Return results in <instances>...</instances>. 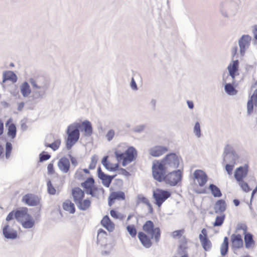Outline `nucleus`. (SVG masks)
Here are the masks:
<instances>
[{
    "instance_id": "f257e3e1",
    "label": "nucleus",
    "mask_w": 257,
    "mask_h": 257,
    "mask_svg": "<svg viewBox=\"0 0 257 257\" xmlns=\"http://www.w3.org/2000/svg\"><path fill=\"white\" fill-rule=\"evenodd\" d=\"M15 218L20 222L24 228H31L35 221L33 217L28 213L27 208H22L15 212Z\"/></svg>"
},
{
    "instance_id": "f03ea898",
    "label": "nucleus",
    "mask_w": 257,
    "mask_h": 257,
    "mask_svg": "<svg viewBox=\"0 0 257 257\" xmlns=\"http://www.w3.org/2000/svg\"><path fill=\"white\" fill-rule=\"evenodd\" d=\"M80 128L81 124L79 122H74L68 126L66 132L68 136L66 142L67 149H70L79 140Z\"/></svg>"
},
{
    "instance_id": "7ed1b4c3",
    "label": "nucleus",
    "mask_w": 257,
    "mask_h": 257,
    "mask_svg": "<svg viewBox=\"0 0 257 257\" xmlns=\"http://www.w3.org/2000/svg\"><path fill=\"white\" fill-rule=\"evenodd\" d=\"M137 153V150L133 147L128 148L125 153H120L117 151L114 152L117 161H120L122 160V165L124 167L134 160Z\"/></svg>"
},
{
    "instance_id": "20e7f679",
    "label": "nucleus",
    "mask_w": 257,
    "mask_h": 257,
    "mask_svg": "<svg viewBox=\"0 0 257 257\" xmlns=\"http://www.w3.org/2000/svg\"><path fill=\"white\" fill-rule=\"evenodd\" d=\"M239 69V61L238 60H232L230 63L228 64L227 67V70L228 72V74L226 75L224 73L222 75V81L223 82H227L230 81L234 82L235 77L239 75L238 73Z\"/></svg>"
},
{
    "instance_id": "39448f33",
    "label": "nucleus",
    "mask_w": 257,
    "mask_h": 257,
    "mask_svg": "<svg viewBox=\"0 0 257 257\" xmlns=\"http://www.w3.org/2000/svg\"><path fill=\"white\" fill-rule=\"evenodd\" d=\"M143 229L145 233L150 236L151 239H154L156 243L159 241L161 236L160 229L159 227H155L152 221H147L144 224Z\"/></svg>"
},
{
    "instance_id": "423d86ee",
    "label": "nucleus",
    "mask_w": 257,
    "mask_h": 257,
    "mask_svg": "<svg viewBox=\"0 0 257 257\" xmlns=\"http://www.w3.org/2000/svg\"><path fill=\"white\" fill-rule=\"evenodd\" d=\"M160 163L169 172L178 167L180 159L176 154L171 153L167 155Z\"/></svg>"
},
{
    "instance_id": "0eeeda50",
    "label": "nucleus",
    "mask_w": 257,
    "mask_h": 257,
    "mask_svg": "<svg viewBox=\"0 0 257 257\" xmlns=\"http://www.w3.org/2000/svg\"><path fill=\"white\" fill-rule=\"evenodd\" d=\"M240 157L235 151L232 147L229 145H227L224 148L223 152V162L225 163H230L235 164L238 162Z\"/></svg>"
},
{
    "instance_id": "6e6552de",
    "label": "nucleus",
    "mask_w": 257,
    "mask_h": 257,
    "mask_svg": "<svg viewBox=\"0 0 257 257\" xmlns=\"http://www.w3.org/2000/svg\"><path fill=\"white\" fill-rule=\"evenodd\" d=\"M219 12L223 17L228 18L235 15L236 10L234 9V5L228 1L221 2L219 4Z\"/></svg>"
},
{
    "instance_id": "1a4fd4ad",
    "label": "nucleus",
    "mask_w": 257,
    "mask_h": 257,
    "mask_svg": "<svg viewBox=\"0 0 257 257\" xmlns=\"http://www.w3.org/2000/svg\"><path fill=\"white\" fill-rule=\"evenodd\" d=\"M153 176L154 178L159 182L165 180L166 173L168 170L158 161L154 162L152 166Z\"/></svg>"
},
{
    "instance_id": "9d476101",
    "label": "nucleus",
    "mask_w": 257,
    "mask_h": 257,
    "mask_svg": "<svg viewBox=\"0 0 257 257\" xmlns=\"http://www.w3.org/2000/svg\"><path fill=\"white\" fill-rule=\"evenodd\" d=\"M31 86L33 90L32 96L34 100L43 98L49 88V87L38 85L37 84H31Z\"/></svg>"
},
{
    "instance_id": "9b49d317",
    "label": "nucleus",
    "mask_w": 257,
    "mask_h": 257,
    "mask_svg": "<svg viewBox=\"0 0 257 257\" xmlns=\"http://www.w3.org/2000/svg\"><path fill=\"white\" fill-rule=\"evenodd\" d=\"M171 194L167 191L157 189L153 192V197L156 201V204L160 207L162 203L170 196Z\"/></svg>"
},
{
    "instance_id": "f8f14e48",
    "label": "nucleus",
    "mask_w": 257,
    "mask_h": 257,
    "mask_svg": "<svg viewBox=\"0 0 257 257\" xmlns=\"http://www.w3.org/2000/svg\"><path fill=\"white\" fill-rule=\"evenodd\" d=\"M237 230H242L243 233L244 234V242L245 247L247 248H252L254 245V241L253 239L252 235L249 233H246L247 227L244 224H241L237 227Z\"/></svg>"
},
{
    "instance_id": "ddd939ff",
    "label": "nucleus",
    "mask_w": 257,
    "mask_h": 257,
    "mask_svg": "<svg viewBox=\"0 0 257 257\" xmlns=\"http://www.w3.org/2000/svg\"><path fill=\"white\" fill-rule=\"evenodd\" d=\"M182 175L180 170L169 173L165 177V181L171 186L176 185L181 179Z\"/></svg>"
},
{
    "instance_id": "4468645a",
    "label": "nucleus",
    "mask_w": 257,
    "mask_h": 257,
    "mask_svg": "<svg viewBox=\"0 0 257 257\" xmlns=\"http://www.w3.org/2000/svg\"><path fill=\"white\" fill-rule=\"evenodd\" d=\"M251 40V38L250 36L247 35H244L238 40V45L239 47V51L240 55L243 56L248 48L250 43Z\"/></svg>"
},
{
    "instance_id": "2eb2a0df",
    "label": "nucleus",
    "mask_w": 257,
    "mask_h": 257,
    "mask_svg": "<svg viewBox=\"0 0 257 257\" xmlns=\"http://www.w3.org/2000/svg\"><path fill=\"white\" fill-rule=\"evenodd\" d=\"M193 176L200 187L203 186L207 181V176L203 171L201 170H196Z\"/></svg>"
},
{
    "instance_id": "dca6fc26",
    "label": "nucleus",
    "mask_w": 257,
    "mask_h": 257,
    "mask_svg": "<svg viewBox=\"0 0 257 257\" xmlns=\"http://www.w3.org/2000/svg\"><path fill=\"white\" fill-rule=\"evenodd\" d=\"M168 151V148L163 146H156L152 147L149 151L150 155L158 157Z\"/></svg>"
},
{
    "instance_id": "f3484780",
    "label": "nucleus",
    "mask_w": 257,
    "mask_h": 257,
    "mask_svg": "<svg viewBox=\"0 0 257 257\" xmlns=\"http://www.w3.org/2000/svg\"><path fill=\"white\" fill-rule=\"evenodd\" d=\"M29 82L31 84H37L38 85L49 87L50 86L48 80L43 76H34L29 79Z\"/></svg>"
},
{
    "instance_id": "a211bd4d",
    "label": "nucleus",
    "mask_w": 257,
    "mask_h": 257,
    "mask_svg": "<svg viewBox=\"0 0 257 257\" xmlns=\"http://www.w3.org/2000/svg\"><path fill=\"white\" fill-rule=\"evenodd\" d=\"M3 233L5 237L9 239H15L18 236L17 230L12 228L9 224L4 227Z\"/></svg>"
},
{
    "instance_id": "6ab92c4d",
    "label": "nucleus",
    "mask_w": 257,
    "mask_h": 257,
    "mask_svg": "<svg viewBox=\"0 0 257 257\" xmlns=\"http://www.w3.org/2000/svg\"><path fill=\"white\" fill-rule=\"evenodd\" d=\"M248 166L245 165L237 168L234 172V178L237 181H240L244 178L248 172Z\"/></svg>"
},
{
    "instance_id": "aec40b11",
    "label": "nucleus",
    "mask_w": 257,
    "mask_h": 257,
    "mask_svg": "<svg viewBox=\"0 0 257 257\" xmlns=\"http://www.w3.org/2000/svg\"><path fill=\"white\" fill-rule=\"evenodd\" d=\"M22 201L29 206H36L39 202V199L36 196L28 194L23 197Z\"/></svg>"
},
{
    "instance_id": "412c9836",
    "label": "nucleus",
    "mask_w": 257,
    "mask_h": 257,
    "mask_svg": "<svg viewBox=\"0 0 257 257\" xmlns=\"http://www.w3.org/2000/svg\"><path fill=\"white\" fill-rule=\"evenodd\" d=\"M94 180L91 177L87 178L85 182L81 183V186L86 189V193L92 196H94Z\"/></svg>"
},
{
    "instance_id": "4be33fe9",
    "label": "nucleus",
    "mask_w": 257,
    "mask_h": 257,
    "mask_svg": "<svg viewBox=\"0 0 257 257\" xmlns=\"http://www.w3.org/2000/svg\"><path fill=\"white\" fill-rule=\"evenodd\" d=\"M97 172L98 176L99 178L102 180L103 185L106 187H108L114 176H111L105 174L103 172H102L100 167L98 168Z\"/></svg>"
},
{
    "instance_id": "5701e85b",
    "label": "nucleus",
    "mask_w": 257,
    "mask_h": 257,
    "mask_svg": "<svg viewBox=\"0 0 257 257\" xmlns=\"http://www.w3.org/2000/svg\"><path fill=\"white\" fill-rule=\"evenodd\" d=\"M138 238L145 247L149 248L152 246V242L151 240V237H149L145 232H139Z\"/></svg>"
},
{
    "instance_id": "b1692460",
    "label": "nucleus",
    "mask_w": 257,
    "mask_h": 257,
    "mask_svg": "<svg viewBox=\"0 0 257 257\" xmlns=\"http://www.w3.org/2000/svg\"><path fill=\"white\" fill-rule=\"evenodd\" d=\"M58 166L63 173H68L70 166L69 159L65 157L61 158L58 162Z\"/></svg>"
},
{
    "instance_id": "393cba45",
    "label": "nucleus",
    "mask_w": 257,
    "mask_h": 257,
    "mask_svg": "<svg viewBox=\"0 0 257 257\" xmlns=\"http://www.w3.org/2000/svg\"><path fill=\"white\" fill-rule=\"evenodd\" d=\"M72 195L74 202L77 203L78 201L83 199L84 196V191L79 187H75L72 190Z\"/></svg>"
},
{
    "instance_id": "a878e982",
    "label": "nucleus",
    "mask_w": 257,
    "mask_h": 257,
    "mask_svg": "<svg viewBox=\"0 0 257 257\" xmlns=\"http://www.w3.org/2000/svg\"><path fill=\"white\" fill-rule=\"evenodd\" d=\"M231 240L233 248H239L243 246V240L240 234H232Z\"/></svg>"
},
{
    "instance_id": "bb28decb",
    "label": "nucleus",
    "mask_w": 257,
    "mask_h": 257,
    "mask_svg": "<svg viewBox=\"0 0 257 257\" xmlns=\"http://www.w3.org/2000/svg\"><path fill=\"white\" fill-rule=\"evenodd\" d=\"M125 198V195L123 192H114L110 194L109 197V205L111 206L114 202L115 199H122L123 200Z\"/></svg>"
},
{
    "instance_id": "cd10ccee",
    "label": "nucleus",
    "mask_w": 257,
    "mask_h": 257,
    "mask_svg": "<svg viewBox=\"0 0 257 257\" xmlns=\"http://www.w3.org/2000/svg\"><path fill=\"white\" fill-rule=\"evenodd\" d=\"M101 223L108 231L111 232L113 231L114 224L110 220L108 216L106 215L102 218Z\"/></svg>"
},
{
    "instance_id": "c85d7f7f",
    "label": "nucleus",
    "mask_w": 257,
    "mask_h": 257,
    "mask_svg": "<svg viewBox=\"0 0 257 257\" xmlns=\"http://www.w3.org/2000/svg\"><path fill=\"white\" fill-rule=\"evenodd\" d=\"M223 83H224V90L227 94L230 95H234L236 94L237 91L233 85L235 81L231 82V79H230V81Z\"/></svg>"
},
{
    "instance_id": "c756f323",
    "label": "nucleus",
    "mask_w": 257,
    "mask_h": 257,
    "mask_svg": "<svg viewBox=\"0 0 257 257\" xmlns=\"http://www.w3.org/2000/svg\"><path fill=\"white\" fill-rule=\"evenodd\" d=\"M20 92L24 97H28L31 93V89L28 82L25 81L20 86Z\"/></svg>"
},
{
    "instance_id": "7c9ffc66",
    "label": "nucleus",
    "mask_w": 257,
    "mask_h": 257,
    "mask_svg": "<svg viewBox=\"0 0 257 257\" xmlns=\"http://www.w3.org/2000/svg\"><path fill=\"white\" fill-rule=\"evenodd\" d=\"M107 234L105 231L102 229H99L97 232V242L98 244L102 245L106 242Z\"/></svg>"
},
{
    "instance_id": "2f4dec72",
    "label": "nucleus",
    "mask_w": 257,
    "mask_h": 257,
    "mask_svg": "<svg viewBox=\"0 0 257 257\" xmlns=\"http://www.w3.org/2000/svg\"><path fill=\"white\" fill-rule=\"evenodd\" d=\"M81 127H83V130L84 131L85 136H89L92 133V127L91 123L88 120H85L80 123Z\"/></svg>"
},
{
    "instance_id": "473e14b6",
    "label": "nucleus",
    "mask_w": 257,
    "mask_h": 257,
    "mask_svg": "<svg viewBox=\"0 0 257 257\" xmlns=\"http://www.w3.org/2000/svg\"><path fill=\"white\" fill-rule=\"evenodd\" d=\"M199 238L201 244L205 250L208 251L210 249L211 247V242L208 238V237H203L201 235H199Z\"/></svg>"
},
{
    "instance_id": "72a5a7b5",
    "label": "nucleus",
    "mask_w": 257,
    "mask_h": 257,
    "mask_svg": "<svg viewBox=\"0 0 257 257\" xmlns=\"http://www.w3.org/2000/svg\"><path fill=\"white\" fill-rule=\"evenodd\" d=\"M76 205L80 210L84 211L89 208L91 202L88 199H82L76 203Z\"/></svg>"
},
{
    "instance_id": "f704fd0d",
    "label": "nucleus",
    "mask_w": 257,
    "mask_h": 257,
    "mask_svg": "<svg viewBox=\"0 0 257 257\" xmlns=\"http://www.w3.org/2000/svg\"><path fill=\"white\" fill-rule=\"evenodd\" d=\"M215 213L223 212L226 209V204L224 200H219L216 202L214 205Z\"/></svg>"
},
{
    "instance_id": "c9c22d12",
    "label": "nucleus",
    "mask_w": 257,
    "mask_h": 257,
    "mask_svg": "<svg viewBox=\"0 0 257 257\" xmlns=\"http://www.w3.org/2000/svg\"><path fill=\"white\" fill-rule=\"evenodd\" d=\"M63 209L69 212L70 213H74L75 211L74 205L70 200L65 201L63 204Z\"/></svg>"
},
{
    "instance_id": "e433bc0d",
    "label": "nucleus",
    "mask_w": 257,
    "mask_h": 257,
    "mask_svg": "<svg viewBox=\"0 0 257 257\" xmlns=\"http://www.w3.org/2000/svg\"><path fill=\"white\" fill-rule=\"evenodd\" d=\"M209 189L214 197H220L222 196L220 189L216 185L212 184H210L209 186Z\"/></svg>"
},
{
    "instance_id": "4c0bfd02",
    "label": "nucleus",
    "mask_w": 257,
    "mask_h": 257,
    "mask_svg": "<svg viewBox=\"0 0 257 257\" xmlns=\"http://www.w3.org/2000/svg\"><path fill=\"white\" fill-rule=\"evenodd\" d=\"M228 249V239L227 237H225L223 239V242L221 244L220 247L221 254L223 256L225 255Z\"/></svg>"
},
{
    "instance_id": "58836bf2",
    "label": "nucleus",
    "mask_w": 257,
    "mask_h": 257,
    "mask_svg": "<svg viewBox=\"0 0 257 257\" xmlns=\"http://www.w3.org/2000/svg\"><path fill=\"white\" fill-rule=\"evenodd\" d=\"M8 134L9 136L11 137L12 138H14L16 137V127L14 124L12 123L9 125V128H8Z\"/></svg>"
},
{
    "instance_id": "ea45409f",
    "label": "nucleus",
    "mask_w": 257,
    "mask_h": 257,
    "mask_svg": "<svg viewBox=\"0 0 257 257\" xmlns=\"http://www.w3.org/2000/svg\"><path fill=\"white\" fill-rule=\"evenodd\" d=\"M225 219V215L222 214L220 216H217L216 217L215 221L213 223L214 226H221Z\"/></svg>"
},
{
    "instance_id": "a19ab883",
    "label": "nucleus",
    "mask_w": 257,
    "mask_h": 257,
    "mask_svg": "<svg viewBox=\"0 0 257 257\" xmlns=\"http://www.w3.org/2000/svg\"><path fill=\"white\" fill-rule=\"evenodd\" d=\"M126 230L132 237L136 236L137 230L134 225H128L126 227Z\"/></svg>"
},
{
    "instance_id": "79ce46f5",
    "label": "nucleus",
    "mask_w": 257,
    "mask_h": 257,
    "mask_svg": "<svg viewBox=\"0 0 257 257\" xmlns=\"http://www.w3.org/2000/svg\"><path fill=\"white\" fill-rule=\"evenodd\" d=\"M193 132L195 134V136H197V138H200L201 136V130H200V126L199 122H196L193 128Z\"/></svg>"
},
{
    "instance_id": "37998d69",
    "label": "nucleus",
    "mask_w": 257,
    "mask_h": 257,
    "mask_svg": "<svg viewBox=\"0 0 257 257\" xmlns=\"http://www.w3.org/2000/svg\"><path fill=\"white\" fill-rule=\"evenodd\" d=\"M98 160V157L96 155H94L91 157V163L89 166V169H94L95 167Z\"/></svg>"
},
{
    "instance_id": "c03bdc74",
    "label": "nucleus",
    "mask_w": 257,
    "mask_h": 257,
    "mask_svg": "<svg viewBox=\"0 0 257 257\" xmlns=\"http://www.w3.org/2000/svg\"><path fill=\"white\" fill-rule=\"evenodd\" d=\"M238 182H239V185H240L242 190L246 192H248L250 191L249 187L247 183L243 180Z\"/></svg>"
},
{
    "instance_id": "a18cd8bd",
    "label": "nucleus",
    "mask_w": 257,
    "mask_h": 257,
    "mask_svg": "<svg viewBox=\"0 0 257 257\" xmlns=\"http://www.w3.org/2000/svg\"><path fill=\"white\" fill-rule=\"evenodd\" d=\"M60 145V141L58 140L52 144L46 145V146L51 148L54 151H56V150H57L58 149Z\"/></svg>"
},
{
    "instance_id": "49530a36",
    "label": "nucleus",
    "mask_w": 257,
    "mask_h": 257,
    "mask_svg": "<svg viewBox=\"0 0 257 257\" xmlns=\"http://www.w3.org/2000/svg\"><path fill=\"white\" fill-rule=\"evenodd\" d=\"M105 168L110 171H114L117 170L118 168V164H111L110 163H108V165L105 167Z\"/></svg>"
},
{
    "instance_id": "de8ad7c7",
    "label": "nucleus",
    "mask_w": 257,
    "mask_h": 257,
    "mask_svg": "<svg viewBox=\"0 0 257 257\" xmlns=\"http://www.w3.org/2000/svg\"><path fill=\"white\" fill-rule=\"evenodd\" d=\"M48 191V193L51 195H54L56 193V190L54 187H53L50 181H48L47 182Z\"/></svg>"
},
{
    "instance_id": "09e8293b",
    "label": "nucleus",
    "mask_w": 257,
    "mask_h": 257,
    "mask_svg": "<svg viewBox=\"0 0 257 257\" xmlns=\"http://www.w3.org/2000/svg\"><path fill=\"white\" fill-rule=\"evenodd\" d=\"M6 157L8 159L11 154V152L12 149V145L11 143L9 142H7L6 144Z\"/></svg>"
},
{
    "instance_id": "8fccbe9b",
    "label": "nucleus",
    "mask_w": 257,
    "mask_h": 257,
    "mask_svg": "<svg viewBox=\"0 0 257 257\" xmlns=\"http://www.w3.org/2000/svg\"><path fill=\"white\" fill-rule=\"evenodd\" d=\"M114 135H115L114 131L113 130L111 129V130H109L108 132L107 133L105 137H106L107 141H110L113 139V138L114 136Z\"/></svg>"
},
{
    "instance_id": "3c124183",
    "label": "nucleus",
    "mask_w": 257,
    "mask_h": 257,
    "mask_svg": "<svg viewBox=\"0 0 257 257\" xmlns=\"http://www.w3.org/2000/svg\"><path fill=\"white\" fill-rule=\"evenodd\" d=\"M234 168V164L226 163L225 165V170L228 174L231 175L232 174V170Z\"/></svg>"
},
{
    "instance_id": "603ef678",
    "label": "nucleus",
    "mask_w": 257,
    "mask_h": 257,
    "mask_svg": "<svg viewBox=\"0 0 257 257\" xmlns=\"http://www.w3.org/2000/svg\"><path fill=\"white\" fill-rule=\"evenodd\" d=\"M146 125L145 124H140L136 126L134 128V131L136 133H141L146 128Z\"/></svg>"
},
{
    "instance_id": "864d4df0",
    "label": "nucleus",
    "mask_w": 257,
    "mask_h": 257,
    "mask_svg": "<svg viewBox=\"0 0 257 257\" xmlns=\"http://www.w3.org/2000/svg\"><path fill=\"white\" fill-rule=\"evenodd\" d=\"M50 158V155L48 154H44V152L42 153L40 155V162H43L48 160Z\"/></svg>"
},
{
    "instance_id": "5fc2aeb1",
    "label": "nucleus",
    "mask_w": 257,
    "mask_h": 257,
    "mask_svg": "<svg viewBox=\"0 0 257 257\" xmlns=\"http://www.w3.org/2000/svg\"><path fill=\"white\" fill-rule=\"evenodd\" d=\"M253 102L252 100H249L247 102V112L250 114L253 110Z\"/></svg>"
},
{
    "instance_id": "6e6d98bb",
    "label": "nucleus",
    "mask_w": 257,
    "mask_h": 257,
    "mask_svg": "<svg viewBox=\"0 0 257 257\" xmlns=\"http://www.w3.org/2000/svg\"><path fill=\"white\" fill-rule=\"evenodd\" d=\"M110 214L111 216V217L114 218L118 219L120 218L121 214L118 213L117 211L115 210H111L110 212Z\"/></svg>"
},
{
    "instance_id": "4d7b16f0",
    "label": "nucleus",
    "mask_w": 257,
    "mask_h": 257,
    "mask_svg": "<svg viewBox=\"0 0 257 257\" xmlns=\"http://www.w3.org/2000/svg\"><path fill=\"white\" fill-rule=\"evenodd\" d=\"M249 100H252L255 105L257 104V89L254 90Z\"/></svg>"
},
{
    "instance_id": "13d9d810",
    "label": "nucleus",
    "mask_w": 257,
    "mask_h": 257,
    "mask_svg": "<svg viewBox=\"0 0 257 257\" xmlns=\"http://www.w3.org/2000/svg\"><path fill=\"white\" fill-rule=\"evenodd\" d=\"M183 230H176L172 232V236L173 237H179L182 235Z\"/></svg>"
},
{
    "instance_id": "bf43d9fd",
    "label": "nucleus",
    "mask_w": 257,
    "mask_h": 257,
    "mask_svg": "<svg viewBox=\"0 0 257 257\" xmlns=\"http://www.w3.org/2000/svg\"><path fill=\"white\" fill-rule=\"evenodd\" d=\"M130 86L131 88L134 90H137L138 87L137 84L135 82V80L133 77L132 78L131 82L130 83Z\"/></svg>"
},
{
    "instance_id": "052dcab7",
    "label": "nucleus",
    "mask_w": 257,
    "mask_h": 257,
    "mask_svg": "<svg viewBox=\"0 0 257 257\" xmlns=\"http://www.w3.org/2000/svg\"><path fill=\"white\" fill-rule=\"evenodd\" d=\"M15 212H14V211H12L10 213H9V214H8V215L7 216V217L6 218V220L7 221H9L12 220L14 218V216H15Z\"/></svg>"
},
{
    "instance_id": "680f3d73",
    "label": "nucleus",
    "mask_w": 257,
    "mask_h": 257,
    "mask_svg": "<svg viewBox=\"0 0 257 257\" xmlns=\"http://www.w3.org/2000/svg\"><path fill=\"white\" fill-rule=\"evenodd\" d=\"M48 173L49 174H53L54 173L53 165L52 163L48 164L47 167Z\"/></svg>"
},
{
    "instance_id": "e2e57ef3",
    "label": "nucleus",
    "mask_w": 257,
    "mask_h": 257,
    "mask_svg": "<svg viewBox=\"0 0 257 257\" xmlns=\"http://www.w3.org/2000/svg\"><path fill=\"white\" fill-rule=\"evenodd\" d=\"M107 156H105L102 160L101 163L105 168L108 165L109 162H107Z\"/></svg>"
},
{
    "instance_id": "0e129e2a",
    "label": "nucleus",
    "mask_w": 257,
    "mask_h": 257,
    "mask_svg": "<svg viewBox=\"0 0 257 257\" xmlns=\"http://www.w3.org/2000/svg\"><path fill=\"white\" fill-rule=\"evenodd\" d=\"M140 200L144 203L146 204L147 205H150V202L149 200L145 197H141L140 198Z\"/></svg>"
},
{
    "instance_id": "69168bd1",
    "label": "nucleus",
    "mask_w": 257,
    "mask_h": 257,
    "mask_svg": "<svg viewBox=\"0 0 257 257\" xmlns=\"http://www.w3.org/2000/svg\"><path fill=\"white\" fill-rule=\"evenodd\" d=\"M70 158L72 165H73L74 167L76 166L78 162L76 158L71 156V155H70Z\"/></svg>"
},
{
    "instance_id": "338daca9",
    "label": "nucleus",
    "mask_w": 257,
    "mask_h": 257,
    "mask_svg": "<svg viewBox=\"0 0 257 257\" xmlns=\"http://www.w3.org/2000/svg\"><path fill=\"white\" fill-rule=\"evenodd\" d=\"M237 47L236 46H234L231 49V55L232 56V57H234L235 56V55L237 53Z\"/></svg>"
},
{
    "instance_id": "774afa93",
    "label": "nucleus",
    "mask_w": 257,
    "mask_h": 257,
    "mask_svg": "<svg viewBox=\"0 0 257 257\" xmlns=\"http://www.w3.org/2000/svg\"><path fill=\"white\" fill-rule=\"evenodd\" d=\"M25 103L24 102H21L18 103V110L19 111H22L24 107Z\"/></svg>"
}]
</instances>
